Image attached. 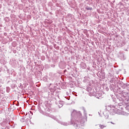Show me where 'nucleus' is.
Instances as JSON below:
<instances>
[{
    "label": "nucleus",
    "instance_id": "nucleus-1",
    "mask_svg": "<svg viewBox=\"0 0 129 129\" xmlns=\"http://www.w3.org/2000/svg\"><path fill=\"white\" fill-rule=\"evenodd\" d=\"M99 126L101 129H103L104 127H106V126L104 125H100Z\"/></svg>",
    "mask_w": 129,
    "mask_h": 129
},
{
    "label": "nucleus",
    "instance_id": "nucleus-2",
    "mask_svg": "<svg viewBox=\"0 0 129 129\" xmlns=\"http://www.w3.org/2000/svg\"><path fill=\"white\" fill-rule=\"evenodd\" d=\"M86 10H93V9H92V8H90V7H86Z\"/></svg>",
    "mask_w": 129,
    "mask_h": 129
},
{
    "label": "nucleus",
    "instance_id": "nucleus-3",
    "mask_svg": "<svg viewBox=\"0 0 129 129\" xmlns=\"http://www.w3.org/2000/svg\"><path fill=\"white\" fill-rule=\"evenodd\" d=\"M111 123H112L113 124H114V123H112V122H111Z\"/></svg>",
    "mask_w": 129,
    "mask_h": 129
}]
</instances>
